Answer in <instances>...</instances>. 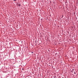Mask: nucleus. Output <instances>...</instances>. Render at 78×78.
<instances>
[{
  "label": "nucleus",
  "instance_id": "f257e3e1",
  "mask_svg": "<svg viewBox=\"0 0 78 78\" xmlns=\"http://www.w3.org/2000/svg\"><path fill=\"white\" fill-rule=\"evenodd\" d=\"M18 6H20V4H18Z\"/></svg>",
  "mask_w": 78,
  "mask_h": 78
},
{
  "label": "nucleus",
  "instance_id": "f03ea898",
  "mask_svg": "<svg viewBox=\"0 0 78 78\" xmlns=\"http://www.w3.org/2000/svg\"><path fill=\"white\" fill-rule=\"evenodd\" d=\"M14 1H16V0H13Z\"/></svg>",
  "mask_w": 78,
  "mask_h": 78
},
{
  "label": "nucleus",
  "instance_id": "7ed1b4c3",
  "mask_svg": "<svg viewBox=\"0 0 78 78\" xmlns=\"http://www.w3.org/2000/svg\"><path fill=\"white\" fill-rule=\"evenodd\" d=\"M31 53H33V52H32Z\"/></svg>",
  "mask_w": 78,
  "mask_h": 78
}]
</instances>
